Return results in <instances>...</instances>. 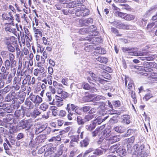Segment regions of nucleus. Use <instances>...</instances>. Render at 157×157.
<instances>
[{"label": "nucleus", "instance_id": "37998d69", "mask_svg": "<svg viewBox=\"0 0 157 157\" xmlns=\"http://www.w3.org/2000/svg\"><path fill=\"white\" fill-rule=\"evenodd\" d=\"M94 97V94H90L88 93H86L84 98L85 99H87V101L88 102L91 101L92 100V99H91V98H93Z\"/></svg>", "mask_w": 157, "mask_h": 157}, {"label": "nucleus", "instance_id": "c85d7f7f", "mask_svg": "<svg viewBox=\"0 0 157 157\" xmlns=\"http://www.w3.org/2000/svg\"><path fill=\"white\" fill-rule=\"evenodd\" d=\"M118 27L120 29H131L132 27L131 26L124 24L122 23H118Z\"/></svg>", "mask_w": 157, "mask_h": 157}, {"label": "nucleus", "instance_id": "6e6d98bb", "mask_svg": "<svg viewBox=\"0 0 157 157\" xmlns=\"http://www.w3.org/2000/svg\"><path fill=\"white\" fill-rule=\"evenodd\" d=\"M9 37H5L4 39V42L5 44L7 46H8L11 44V43L10 41Z\"/></svg>", "mask_w": 157, "mask_h": 157}, {"label": "nucleus", "instance_id": "f257e3e1", "mask_svg": "<svg viewBox=\"0 0 157 157\" xmlns=\"http://www.w3.org/2000/svg\"><path fill=\"white\" fill-rule=\"evenodd\" d=\"M144 146L143 145L139 146L138 144H135L133 146L134 151L132 153V157H146L147 155L144 152Z\"/></svg>", "mask_w": 157, "mask_h": 157}, {"label": "nucleus", "instance_id": "39448f33", "mask_svg": "<svg viewBox=\"0 0 157 157\" xmlns=\"http://www.w3.org/2000/svg\"><path fill=\"white\" fill-rule=\"evenodd\" d=\"M12 76L11 74L8 75V74L0 72V81H6V84H9L12 79Z\"/></svg>", "mask_w": 157, "mask_h": 157}, {"label": "nucleus", "instance_id": "f3484780", "mask_svg": "<svg viewBox=\"0 0 157 157\" xmlns=\"http://www.w3.org/2000/svg\"><path fill=\"white\" fill-rule=\"evenodd\" d=\"M14 94L15 91L10 92V93L7 95L5 97L6 101L9 102L13 101L14 98L13 95Z\"/></svg>", "mask_w": 157, "mask_h": 157}, {"label": "nucleus", "instance_id": "69168bd1", "mask_svg": "<svg viewBox=\"0 0 157 157\" xmlns=\"http://www.w3.org/2000/svg\"><path fill=\"white\" fill-rule=\"evenodd\" d=\"M40 113L37 110H35L32 113V115L34 117H36L37 116L39 115Z\"/></svg>", "mask_w": 157, "mask_h": 157}, {"label": "nucleus", "instance_id": "1a4fd4ad", "mask_svg": "<svg viewBox=\"0 0 157 157\" xmlns=\"http://www.w3.org/2000/svg\"><path fill=\"white\" fill-rule=\"evenodd\" d=\"M145 72L143 74V75L144 76H147L148 78L151 77L154 78L157 75V73L152 72V70L150 68L147 67L144 69Z\"/></svg>", "mask_w": 157, "mask_h": 157}, {"label": "nucleus", "instance_id": "a878e982", "mask_svg": "<svg viewBox=\"0 0 157 157\" xmlns=\"http://www.w3.org/2000/svg\"><path fill=\"white\" fill-rule=\"evenodd\" d=\"M90 140L89 138L86 137L85 139L81 141L80 142V146L81 147H86L89 144Z\"/></svg>", "mask_w": 157, "mask_h": 157}, {"label": "nucleus", "instance_id": "09e8293b", "mask_svg": "<svg viewBox=\"0 0 157 157\" xmlns=\"http://www.w3.org/2000/svg\"><path fill=\"white\" fill-rule=\"evenodd\" d=\"M1 116L2 117H4L5 116H7V119L8 121L9 122L10 121H11L13 119V116L12 115L7 114L6 115V113H1Z\"/></svg>", "mask_w": 157, "mask_h": 157}, {"label": "nucleus", "instance_id": "6e6552de", "mask_svg": "<svg viewBox=\"0 0 157 157\" xmlns=\"http://www.w3.org/2000/svg\"><path fill=\"white\" fill-rule=\"evenodd\" d=\"M31 122V120H27L25 121H21L19 122L17 127H21L22 129H25L26 130H29L30 128V123Z\"/></svg>", "mask_w": 157, "mask_h": 157}, {"label": "nucleus", "instance_id": "6ab92c4d", "mask_svg": "<svg viewBox=\"0 0 157 157\" xmlns=\"http://www.w3.org/2000/svg\"><path fill=\"white\" fill-rule=\"evenodd\" d=\"M82 5H78L77 7L75 9H73L72 10L76 9L75 12V15L78 17L82 16Z\"/></svg>", "mask_w": 157, "mask_h": 157}, {"label": "nucleus", "instance_id": "3c124183", "mask_svg": "<svg viewBox=\"0 0 157 157\" xmlns=\"http://www.w3.org/2000/svg\"><path fill=\"white\" fill-rule=\"evenodd\" d=\"M10 87L8 86L4 89L1 90L0 93L2 94H6L10 91Z\"/></svg>", "mask_w": 157, "mask_h": 157}, {"label": "nucleus", "instance_id": "dca6fc26", "mask_svg": "<svg viewBox=\"0 0 157 157\" xmlns=\"http://www.w3.org/2000/svg\"><path fill=\"white\" fill-rule=\"evenodd\" d=\"M30 100L29 98H27L25 101V107L28 109H32L34 107V105Z\"/></svg>", "mask_w": 157, "mask_h": 157}, {"label": "nucleus", "instance_id": "473e14b6", "mask_svg": "<svg viewBox=\"0 0 157 157\" xmlns=\"http://www.w3.org/2000/svg\"><path fill=\"white\" fill-rule=\"evenodd\" d=\"M63 145H60L59 149L56 153H55V155H54L55 157H59V156L62 154L63 151Z\"/></svg>", "mask_w": 157, "mask_h": 157}, {"label": "nucleus", "instance_id": "ea45409f", "mask_svg": "<svg viewBox=\"0 0 157 157\" xmlns=\"http://www.w3.org/2000/svg\"><path fill=\"white\" fill-rule=\"evenodd\" d=\"M95 49V47L93 45H86L84 48V50L87 52H89L90 51Z\"/></svg>", "mask_w": 157, "mask_h": 157}, {"label": "nucleus", "instance_id": "de8ad7c7", "mask_svg": "<svg viewBox=\"0 0 157 157\" xmlns=\"http://www.w3.org/2000/svg\"><path fill=\"white\" fill-rule=\"evenodd\" d=\"M33 30L34 33L36 35H38L40 37L42 36V33L41 30L33 27Z\"/></svg>", "mask_w": 157, "mask_h": 157}, {"label": "nucleus", "instance_id": "603ef678", "mask_svg": "<svg viewBox=\"0 0 157 157\" xmlns=\"http://www.w3.org/2000/svg\"><path fill=\"white\" fill-rule=\"evenodd\" d=\"M157 26V20L153 23L148 24L147 26L148 29L151 28L153 27H155Z\"/></svg>", "mask_w": 157, "mask_h": 157}, {"label": "nucleus", "instance_id": "774afa93", "mask_svg": "<svg viewBox=\"0 0 157 157\" xmlns=\"http://www.w3.org/2000/svg\"><path fill=\"white\" fill-rule=\"evenodd\" d=\"M157 8V5H155L152 6L150 9L147 11L146 13L147 14H148V13H150L151 11L152 10H155Z\"/></svg>", "mask_w": 157, "mask_h": 157}, {"label": "nucleus", "instance_id": "20e7f679", "mask_svg": "<svg viewBox=\"0 0 157 157\" xmlns=\"http://www.w3.org/2000/svg\"><path fill=\"white\" fill-rule=\"evenodd\" d=\"M124 52H127L128 55L135 56H143L147 55V53L144 52H137L134 51V48H123L122 49Z\"/></svg>", "mask_w": 157, "mask_h": 157}, {"label": "nucleus", "instance_id": "c756f323", "mask_svg": "<svg viewBox=\"0 0 157 157\" xmlns=\"http://www.w3.org/2000/svg\"><path fill=\"white\" fill-rule=\"evenodd\" d=\"M96 59L97 61L101 63L105 64H106L108 61L107 58L104 57L99 56Z\"/></svg>", "mask_w": 157, "mask_h": 157}, {"label": "nucleus", "instance_id": "9b49d317", "mask_svg": "<svg viewBox=\"0 0 157 157\" xmlns=\"http://www.w3.org/2000/svg\"><path fill=\"white\" fill-rule=\"evenodd\" d=\"M90 76L93 79L94 81L95 82H99L101 83L104 84L107 81L102 79H101L98 78L96 75L93 73L92 72H90L89 73Z\"/></svg>", "mask_w": 157, "mask_h": 157}, {"label": "nucleus", "instance_id": "58836bf2", "mask_svg": "<svg viewBox=\"0 0 157 157\" xmlns=\"http://www.w3.org/2000/svg\"><path fill=\"white\" fill-rule=\"evenodd\" d=\"M129 93L131 95V97L133 99V101L135 104L137 102L136 99V96L135 91L132 90H130L129 91Z\"/></svg>", "mask_w": 157, "mask_h": 157}, {"label": "nucleus", "instance_id": "2f4dec72", "mask_svg": "<svg viewBox=\"0 0 157 157\" xmlns=\"http://www.w3.org/2000/svg\"><path fill=\"white\" fill-rule=\"evenodd\" d=\"M17 94H18L17 95V98L19 103H22L24 101L25 96L22 94H21L20 93H18Z\"/></svg>", "mask_w": 157, "mask_h": 157}, {"label": "nucleus", "instance_id": "cd10ccee", "mask_svg": "<svg viewBox=\"0 0 157 157\" xmlns=\"http://www.w3.org/2000/svg\"><path fill=\"white\" fill-rule=\"evenodd\" d=\"M122 122L126 124H128L130 122V117L128 115H124L122 118Z\"/></svg>", "mask_w": 157, "mask_h": 157}, {"label": "nucleus", "instance_id": "a211bd4d", "mask_svg": "<svg viewBox=\"0 0 157 157\" xmlns=\"http://www.w3.org/2000/svg\"><path fill=\"white\" fill-rule=\"evenodd\" d=\"M78 86L79 89L83 88L84 89L87 90H89L90 88V85L88 83L85 82L78 84Z\"/></svg>", "mask_w": 157, "mask_h": 157}, {"label": "nucleus", "instance_id": "338daca9", "mask_svg": "<svg viewBox=\"0 0 157 157\" xmlns=\"http://www.w3.org/2000/svg\"><path fill=\"white\" fill-rule=\"evenodd\" d=\"M1 55L3 58H6L8 55V51H3L1 53Z\"/></svg>", "mask_w": 157, "mask_h": 157}, {"label": "nucleus", "instance_id": "49530a36", "mask_svg": "<svg viewBox=\"0 0 157 157\" xmlns=\"http://www.w3.org/2000/svg\"><path fill=\"white\" fill-rule=\"evenodd\" d=\"M52 76L48 75L47 76L46 78L44 79V80H46V82H48V84H49V85H52Z\"/></svg>", "mask_w": 157, "mask_h": 157}, {"label": "nucleus", "instance_id": "72a5a7b5", "mask_svg": "<svg viewBox=\"0 0 157 157\" xmlns=\"http://www.w3.org/2000/svg\"><path fill=\"white\" fill-rule=\"evenodd\" d=\"M77 106L73 104H68L67 105V109L68 113L71 112V111H74Z\"/></svg>", "mask_w": 157, "mask_h": 157}, {"label": "nucleus", "instance_id": "f8f14e48", "mask_svg": "<svg viewBox=\"0 0 157 157\" xmlns=\"http://www.w3.org/2000/svg\"><path fill=\"white\" fill-rule=\"evenodd\" d=\"M63 100L62 98L58 96H56V99L53 102L52 104L51 105L57 106L58 107H60L63 105Z\"/></svg>", "mask_w": 157, "mask_h": 157}, {"label": "nucleus", "instance_id": "aec40b11", "mask_svg": "<svg viewBox=\"0 0 157 157\" xmlns=\"http://www.w3.org/2000/svg\"><path fill=\"white\" fill-rule=\"evenodd\" d=\"M135 140V137L134 136H132L131 138H128V144L127 145L128 151V152H131L132 150L130 148L131 144H132Z\"/></svg>", "mask_w": 157, "mask_h": 157}, {"label": "nucleus", "instance_id": "4be33fe9", "mask_svg": "<svg viewBox=\"0 0 157 157\" xmlns=\"http://www.w3.org/2000/svg\"><path fill=\"white\" fill-rule=\"evenodd\" d=\"M47 101L49 102L50 105L52 104L53 102L54 101V98L52 97V94L51 92H48L46 93Z\"/></svg>", "mask_w": 157, "mask_h": 157}, {"label": "nucleus", "instance_id": "bb28decb", "mask_svg": "<svg viewBox=\"0 0 157 157\" xmlns=\"http://www.w3.org/2000/svg\"><path fill=\"white\" fill-rule=\"evenodd\" d=\"M105 150L102 148L96 149L94 150L93 154L97 156H99L103 154Z\"/></svg>", "mask_w": 157, "mask_h": 157}, {"label": "nucleus", "instance_id": "7c9ffc66", "mask_svg": "<svg viewBox=\"0 0 157 157\" xmlns=\"http://www.w3.org/2000/svg\"><path fill=\"white\" fill-rule=\"evenodd\" d=\"M96 125V123L93 122L90 124L87 125L86 126V128L89 131H91L94 129Z\"/></svg>", "mask_w": 157, "mask_h": 157}, {"label": "nucleus", "instance_id": "f704fd0d", "mask_svg": "<svg viewBox=\"0 0 157 157\" xmlns=\"http://www.w3.org/2000/svg\"><path fill=\"white\" fill-rule=\"evenodd\" d=\"M46 127L44 125H42L38 128H36L35 133L36 135L39 134L44 130Z\"/></svg>", "mask_w": 157, "mask_h": 157}, {"label": "nucleus", "instance_id": "f03ea898", "mask_svg": "<svg viewBox=\"0 0 157 157\" xmlns=\"http://www.w3.org/2000/svg\"><path fill=\"white\" fill-rule=\"evenodd\" d=\"M29 135L31 136V140L29 143V144L32 147L34 146L35 145H38L44 142V140L46 139L47 137V136L45 134L40 135L37 136L36 138L35 141H34V140H33L34 136V134L30 133Z\"/></svg>", "mask_w": 157, "mask_h": 157}, {"label": "nucleus", "instance_id": "e2e57ef3", "mask_svg": "<svg viewBox=\"0 0 157 157\" xmlns=\"http://www.w3.org/2000/svg\"><path fill=\"white\" fill-rule=\"evenodd\" d=\"M125 14V13H123L121 12H120V11H118L117 13H116L115 15L117 16H118L121 17V18L124 19Z\"/></svg>", "mask_w": 157, "mask_h": 157}, {"label": "nucleus", "instance_id": "8fccbe9b", "mask_svg": "<svg viewBox=\"0 0 157 157\" xmlns=\"http://www.w3.org/2000/svg\"><path fill=\"white\" fill-rule=\"evenodd\" d=\"M78 5L76 4V2L75 1H74L69 3L68 5V7L69 8H74L76 7V8L78 7Z\"/></svg>", "mask_w": 157, "mask_h": 157}, {"label": "nucleus", "instance_id": "393cba45", "mask_svg": "<svg viewBox=\"0 0 157 157\" xmlns=\"http://www.w3.org/2000/svg\"><path fill=\"white\" fill-rule=\"evenodd\" d=\"M113 129L115 131L120 133H123L126 131L125 127L122 126H117L115 127Z\"/></svg>", "mask_w": 157, "mask_h": 157}, {"label": "nucleus", "instance_id": "c03bdc74", "mask_svg": "<svg viewBox=\"0 0 157 157\" xmlns=\"http://www.w3.org/2000/svg\"><path fill=\"white\" fill-rule=\"evenodd\" d=\"M124 19L127 21L132 20L134 19L135 17L134 16L126 14L125 13Z\"/></svg>", "mask_w": 157, "mask_h": 157}, {"label": "nucleus", "instance_id": "a19ab883", "mask_svg": "<svg viewBox=\"0 0 157 157\" xmlns=\"http://www.w3.org/2000/svg\"><path fill=\"white\" fill-rule=\"evenodd\" d=\"M5 20L8 21L10 23H12L13 22L14 19L11 12H10L8 13L7 17L5 18Z\"/></svg>", "mask_w": 157, "mask_h": 157}, {"label": "nucleus", "instance_id": "0e129e2a", "mask_svg": "<svg viewBox=\"0 0 157 157\" xmlns=\"http://www.w3.org/2000/svg\"><path fill=\"white\" fill-rule=\"evenodd\" d=\"M48 105L45 103L42 104L40 106V108L41 110L43 111H45L48 108Z\"/></svg>", "mask_w": 157, "mask_h": 157}, {"label": "nucleus", "instance_id": "5701e85b", "mask_svg": "<svg viewBox=\"0 0 157 157\" xmlns=\"http://www.w3.org/2000/svg\"><path fill=\"white\" fill-rule=\"evenodd\" d=\"M5 30L6 31H9L10 32L12 33L15 35L16 32V29L13 27L12 25H11V24H9L5 28Z\"/></svg>", "mask_w": 157, "mask_h": 157}, {"label": "nucleus", "instance_id": "ddd939ff", "mask_svg": "<svg viewBox=\"0 0 157 157\" xmlns=\"http://www.w3.org/2000/svg\"><path fill=\"white\" fill-rule=\"evenodd\" d=\"M14 115L17 119H21L24 117V111L23 110H17L15 111Z\"/></svg>", "mask_w": 157, "mask_h": 157}, {"label": "nucleus", "instance_id": "680f3d73", "mask_svg": "<svg viewBox=\"0 0 157 157\" xmlns=\"http://www.w3.org/2000/svg\"><path fill=\"white\" fill-rule=\"evenodd\" d=\"M77 121L78 123V124H83L84 123V120L82 117H77Z\"/></svg>", "mask_w": 157, "mask_h": 157}, {"label": "nucleus", "instance_id": "864d4df0", "mask_svg": "<svg viewBox=\"0 0 157 157\" xmlns=\"http://www.w3.org/2000/svg\"><path fill=\"white\" fill-rule=\"evenodd\" d=\"M118 121L117 117H113L109 120V122L111 124H113L117 123Z\"/></svg>", "mask_w": 157, "mask_h": 157}, {"label": "nucleus", "instance_id": "5fc2aeb1", "mask_svg": "<svg viewBox=\"0 0 157 157\" xmlns=\"http://www.w3.org/2000/svg\"><path fill=\"white\" fill-rule=\"evenodd\" d=\"M91 107L89 106H85L81 108V110L84 113H87L89 111Z\"/></svg>", "mask_w": 157, "mask_h": 157}, {"label": "nucleus", "instance_id": "4c0bfd02", "mask_svg": "<svg viewBox=\"0 0 157 157\" xmlns=\"http://www.w3.org/2000/svg\"><path fill=\"white\" fill-rule=\"evenodd\" d=\"M97 113L94 114L93 115H87L85 116V119L87 121H89L94 118H96L97 116Z\"/></svg>", "mask_w": 157, "mask_h": 157}, {"label": "nucleus", "instance_id": "4468645a", "mask_svg": "<svg viewBox=\"0 0 157 157\" xmlns=\"http://www.w3.org/2000/svg\"><path fill=\"white\" fill-rule=\"evenodd\" d=\"M111 129L109 127V128H107L103 130L101 134L104 137H106V139L110 136L111 135Z\"/></svg>", "mask_w": 157, "mask_h": 157}, {"label": "nucleus", "instance_id": "412c9836", "mask_svg": "<svg viewBox=\"0 0 157 157\" xmlns=\"http://www.w3.org/2000/svg\"><path fill=\"white\" fill-rule=\"evenodd\" d=\"M13 84H16L15 86H13L15 90H18L21 86V82L19 81V79L18 80L17 78H15L13 81Z\"/></svg>", "mask_w": 157, "mask_h": 157}, {"label": "nucleus", "instance_id": "e433bc0d", "mask_svg": "<svg viewBox=\"0 0 157 157\" xmlns=\"http://www.w3.org/2000/svg\"><path fill=\"white\" fill-rule=\"evenodd\" d=\"M9 57V60L10 61L11 63H12L13 66V65L16 64V62L14 60L15 56L13 54L11 53H10L8 54Z\"/></svg>", "mask_w": 157, "mask_h": 157}, {"label": "nucleus", "instance_id": "b1692460", "mask_svg": "<svg viewBox=\"0 0 157 157\" xmlns=\"http://www.w3.org/2000/svg\"><path fill=\"white\" fill-rule=\"evenodd\" d=\"M4 64L8 70H9L10 68H13L16 66V64L13 65V66H12V63H11L9 59H6L5 61V62L4 63Z\"/></svg>", "mask_w": 157, "mask_h": 157}, {"label": "nucleus", "instance_id": "423d86ee", "mask_svg": "<svg viewBox=\"0 0 157 157\" xmlns=\"http://www.w3.org/2000/svg\"><path fill=\"white\" fill-rule=\"evenodd\" d=\"M45 152L44 154L45 156H49V157H55V152L54 148L51 147L50 144L45 145Z\"/></svg>", "mask_w": 157, "mask_h": 157}, {"label": "nucleus", "instance_id": "79ce46f5", "mask_svg": "<svg viewBox=\"0 0 157 157\" xmlns=\"http://www.w3.org/2000/svg\"><path fill=\"white\" fill-rule=\"evenodd\" d=\"M95 52L100 54H104L106 53L105 49L101 47L95 48Z\"/></svg>", "mask_w": 157, "mask_h": 157}, {"label": "nucleus", "instance_id": "7ed1b4c3", "mask_svg": "<svg viewBox=\"0 0 157 157\" xmlns=\"http://www.w3.org/2000/svg\"><path fill=\"white\" fill-rule=\"evenodd\" d=\"M118 147V145H116L111 146L110 148V151L111 153H114L116 151V152L118 153L120 156L123 157L126 155V150L121 147H120L117 149Z\"/></svg>", "mask_w": 157, "mask_h": 157}, {"label": "nucleus", "instance_id": "c9c22d12", "mask_svg": "<svg viewBox=\"0 0 157 157\" xmlns=\"http://www.w3.org/2000/svg\"><path fill=\"white\" fill-rule=\"evenodd\" d=\"M82 16H85L89 14L90 11L89 10L86 8L85 6L83 5H82Z\"/></svg>", "mask_w": 157, "mask_h": 157}, {"label": "nucleus", "instance_id": "13d9d810", "mask_svg": "<svg viewBox=\"0 0 157 157\" xmlns=\"http://www.w3.org/2000/svg\"><path fill=\"white\" fill-rule=\"evenodd\" d=\"M153 97L152 94L150 93L146 94L144 98L146 101L148 100L150 98Z\"/></svg>", "mask_w": 157, "mask_h": 157}, {"label": "nucleus", "instance_id": "4d7b16f0", "mask_svg": "<svg viewBox=\"0 0 157 157\" xmlns=\"http://www.w3.org/2000/svg\"><path fill=\"white\" fill-rule=\"evenodd\" d=\"M104 98V97L102 96L98 95L96 97H94H94L92 98V100L94 101H98L101 99H103Z\"/></svg>", "mask_w": 157, "mask_h": 157}, {"label": "nucleus", "instance_id": "052dcab7", "mask_svg": "<svg viewBox=\"0 0 157 157\" xmlns=\"http://www.w3.org/2000/svg\"><path fill=\"white\" fill-rule=\"evenodd\" d=\"M3 146L4 147V149L6 151V153L8 154H9L10 153L9 151L10 149L9 148L8 146L6 143H3Z\"/></svg>", "mask_w": 157, "mask_h": 157}, {"label": "nucleus", "instance_id": "2eb2a0df", "mask_svg": "<svg viewBox=\"0 0 157 157\" xmlns=\"http://www.w3.org/2000/svg\"><path fill=\"white\" fill-rule=\"evenodd\" d=\"M71 140L70 142V145L71 147H73L75 145V143H78L79 141V135L72 136L71 137Z\"/></svg>", "mask_w": 157, "mask_h": 157}, {"label": "nucleus", "instance_id": "9d476101", "mask_svg": "<svg viewBox=\"0 0 157 157\" xmlns=\"http://www.w3.org/2000/svg\"><path fill=\"white\" fill-rule=\"evenodd\" d=\"M29 98L30 99L36 104L39 105L42 101V98L38 95H35L33 94H30Z\"/></svg>", "mask_w": 157, "mask_h": 157}, {"label": "nucleus", "instance_id": "a18cd8bd", "mask_svg": "<svg viewBox=\"0 0 157 157\" xmlns=\"http://www.w3.org/2000/svg\"><path fill=\"white\" fill-rule=\"evenodd\" d=\"M61 140V138L59 135H58L56 136H54L48 140V141L50 142H55L56 141H60Z\"/></svg>", "mask_w": 157, "mask_h": 157}, {"label": "nucleus", "instance_id": "bf43d9fd", "mask_svg": "<svg viewBox=\"0 0 157 157\" xmlns=\"http://www.w3.org/2000/svg\"><path fill=\"white\" fill-rule=\"evenodd\" d=\"M93 22V19L90 18L84 20V23L85 25H87L90 23H92Z\"/></svg>", "mask_w": 157, "mask_h": 157}, {"label": "nucleus", "instance_id": "0eeeda50", "mask_svg": "<svg viewBox=\"0 0 157 157\" xmlns=\"http://www.w3.org/2000/svg\"><path fill=\"white\" fill-rule=\"evenodd\" d=\"M120 136H111L108 137L107 139L105 140H103V142H105L107 143L106 145L109 146L110 144H113L116 142L120 140Z\"/></svg>", "mask_w": 157, "mask_h": 157}]
</instances>
